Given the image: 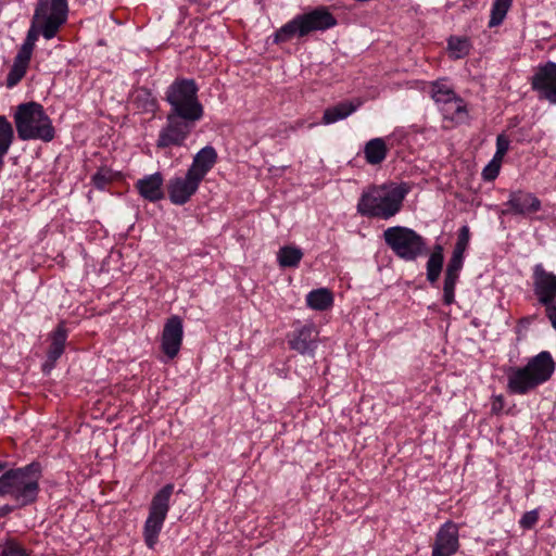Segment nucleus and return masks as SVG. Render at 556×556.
Instances as JSON below:
<instances>
[{"label": "nucleus", "mask_w": 556, "mask_h": 556, "mask_svg": "<svg viewBox=\"0 0 556 556\" xmlns=\"http://www.w3.org/2000/svg\"><path fill=\"white\" fill-rule=\"evenodd\" d=\"M444 262L443 248L438 244L434 247L427 262V279L430 283L438 281Z\"/></svg>", "instance_id": "nucleus-27"}, {"label": "nucleus", "mask_w": 556, "mask_h": 556, "mask_svg": "<svg viewBox=\"0 0 556 556\" xmlns=\"http://www.w3.org/2000/svg\"><path fill=\"white\" fill-rule=\"evenodd\" d=\"M184 325L182 319L178 315H173L166 319L162 336L161 350L167 358H175L182 345Z\"/></svg>", "instance_id": "nucleus-14"}, {"label": "nucleus", "mask_w": 556, "mask_h": 556, "mask_svg": "<svg viewBox=\"0 0 556 556\" xmlns=\"http://www.w3.org/2000/svg\"><path fill=\"white\" fill-rule=\"evenodd\" d=\"M555 362L549 352L543 351L531 357L522 367H509L506 370L507 391L510 394L525 395L551 379Z\"/></svg>", "instance_id": "nucleus-5"}, {"label": "nucleus", "mask_w": 556, "mask_h": 556, "mask_svg": "<svg viewBox=\"0 0 556 556\" xmlns=\"http://www.w3.org/2000/svg\"><path fill=\"white\" fill-rule=\"evenodd\" d=\"M201 182L189 170L185 176H175L166 186L168 199L175 205H184L197 193Z\"/></svg>", "instance_id": "nucleus-13"}, {"label": "nucleus", "mask_w": 556, "mask_h": 556, "mask_svg": "<svg viewBox=\"0 0 556 556\" xmlns=\"http://www.w3.org/2000/svg\"><path fill=\"white\" fill-rule=\"evenodd\" d=\"M545 315L551 321L553 328L556 330V302L544 306Z\"/></svg>", "instance_id": "nucleus-40"}, {"label": "nucleus", "mask_w": 556, "mask_h": 556, "mask_svg": "<svg viewBox=\"0 0 556 556\" xmlns=\"http://www.w3.org/2000/svg\"><path fill=\"white\" fill-rule=\"evenodd\" d=\"M67 0H38L23 45L35 49L40 35L45 39L54 38L67 21Z\"/></svg>", "instance_id": "nucleus-6"}, {"label": "nucleus", "mask_w": 556, "mask_h": 556, "mask_svg": "<svg viewBox=\"0 0 556 556\" xmlns=\"http://www.w3.org/2000/svg\"><path fill=\"white\" fill-rule=\"evenodd\" d=\"M446 50L450 59L459 60L468 56L472 49V42L468 36L452 35L446 39Z\"/></svg>", "instance_id": "nucleus-24"}, {"label": "nucleus", "mask_w": 556, "mask_h": 556, "mask_svg": "<svg viewBox=\"0 0 556 556\" xmlns=\"http://www.w3.org/2000/svg\"><path fill=\"white\" fill-rule=\"evenodd\" d=\"M281 126L283 127V131L285 132H288L289 130L295 131V129H296V127H294L292 125H289L287 123H282Z\"/></svg>", "instance_id": "nucleus-43"}, {"label": "nucleus", "mask_w": 556, "mask_h": 556, "mask_svg": "<svg viewBox=\"0 0 556 556\" xmlns=\"http://www.w3.org/2000/svg\"><path fill=\"white\" fill-rule=\"evenodd\" d=\"M359 104V102L355 104L352 101H343L333 106L327 108L324 111L321 123L325 125H330L338 121L344 119L353 114Z\"/></svg>", "instance_id": "nucleus-23"}, {"label": "nucleus", "mask_w": 556, "mask_h": 556, "mask_svg": "<svg viewBox=\"0 0 556 556\" xmlns=\"http://www.w3.org/2000/svg\"><path fill=\"white\" fill-rule=\"evenodd\" d=\"M15 506L5 504L0 506V518L7 517L14 510Z\"/></svg>", "instance_id": "nucleus-42"}, {"label": "nucleus", "mask_w": 556, "mask_h": 556, "mask_svg": "<svg viewBox=\"0 0 556 556\" xmlns=\"http://www.w3.org/2000/svg\"><path fill=\"white\" fill-rule=\"evenodd\" d=\"M303 258V252L300 248L285 245L280 248L277 254V261L280 267H298Z\"/></svg>", "instance_id": "nucleus-29"}, {"label": "nucleus", "mask_w": 556, "mask_h": 556, "mask_svg": "<svg viewBox=\"0 0 556 556\" xmlns=\"http://www.w3.org/2000/svg\"><path fill=\"white\" fill-rule=\"evenodd\" d=\"M27 68L28 67L13 62V65L7 76V86L14 87L15 85H17L25 76Z\"/></svg>", "instance_id": "nucleus-35"}, {"label": "nucleus", "mask_w": 556, "mask_h": 556, "mask_svg": "<svg viewBox=\"0 0 556 556\" xmlns=\"http://www.w3.org/2000/svg\"><path fill=\"white\" fill-rule=\"evenodd\" d=\"M383 240L397 257L407 262L417 260L426 249L425 239L414 229L404 226L387 228Z\"/></svg>", "instance_id": "nucleus-9"}, {"label": "nucleus", "mask_w": 556, "mask_h": 556, "mask_svg": "<svg viewBox=\"0 0 556 556\" xmlns=\"http://www.w3.org/2000/svg\"><path fill=\"white\" fill-rule=\"evenodd\" d=\"M174 493V484H165L152 497L149 514L143 525V540L146 545L153 549L159 542V535L169 511L170 497Z\"/></svg>", "instance_id": "nucleus-8"}, {"label": "nucleus", "mask_w": 556, "mask_h": 556, "mask_svg": "<svg viewBox=\"0 0 556 556\" xmlns=\"http://www.w3.org/2000/svg\"><path fill=\"white\" fill-rule=\"evenodd\" d=\"M463 257L451 256L448 260L445 274H444V283H443V303L445 305H451L455 301V288L459 279L460 270L464 266Z\"/></svg>", "instance_id": "nucleus-17"}, {"label": "nucleus", "mask_w": 556, "mask_h": 556, "mask_svg": "<svg viewBox=\"0 0 556 556\" xmlns=\"http://www.w3.org/2000/svg\"><path fill=\"white\" fill-rule=\"evenodd\" d=\"M536 319V315H529V316H525V317H521L518 321H517V326L519 328H528L534 320Z\"/></svg>", "instance_id": "nucleus-41"}, {"label": "nucleus", "mask_w": 556, "mask_h": 556, "mask_svg": "<svg viewBox=\"0 0 556 556\" xmlns=\"http://www.w3.org/2000/svg\"><path fill=\"white\" fill-rule=\"evenodd\" d=\"M410 191L407 182L386 181L369 185L358 199L356 211L361 216L389 220L403 208L406 195Z\"/></svg>", "instance_id": "nucleus-2"}, {"label": "nucleus", "mask_w": 556, "mask_h": 556, "mask_svg": "<svg viewBox=\"0 0 556 556\" xmlns=\"http://www.w3.org/2000/svg\"><path fill=\"white\" fill-rule=\"evenodd\" d=\"M502 215L521 216L529 220H542L538 214L542 211V201L533 193L523 189L513 190L504 203Z\"/></svg>", "instance_id": "nucleus-10"}, {"label": "nucleus", "mask_w": 556, "mask_h": 556, "mask_svg": "<svg viewBox=\"0 0 556 556\" xmlns=\"http://www.w3.org/2000/svg\"><path fill=\"white\" fill-rule=\"evenodd\" d=\"M502 162V160L493 156L490 163L482 170L481 176L484 181H493L497 178L501 170Z\"/></svg>", "instance_id": "nucleus-34"}, {"label": "nucleus", "mask_w": 556, "mask_h": 556, "mask_svg": "<svg viewBox=\"0 0 556 556\" xmlns=\"http://www.w3.org/2000/svg\"><path fill=\"white\" fill-rule=\"evenodd\" d=\"M7 466H8V464L5 462H0V472L7 471L5 470Z\"/></svg>", "instance_id": "nucleus-44"}, {"label": "nucleus", "mask_w": 556, "mask_h": 556, "mask_svg": "<svg viewBox=\"0 0 556 556\" xmlns=\"http://www.w3.org/2000/svg\"><path fill=\"white\" fill-rule=\"evenodd\" d=\"M470 241V230L468 226H463L459 228L457 233V240L453 249V256H458L465 258V252L469 247Z\"/></svg>", "instance_id": "nucleus-33"}, {"label": "nucleus", "mask_w": 556, "mask_h": 556, "mask_svg": "<svg viewBox=\"0 0 556 556\" xmlns=\"http://www.w3.org/2000/svg\"><path fill=\"white\" fill-rule=\"evenodd\" d=\"M533 293L538 302L549 305L556 302V275L547 271L542 264H536L532 269Z\"/></svg>", "instance_id": "nucleus-12"}, {"label": "nucleus", "mask_w": 556, "mask_h": 556, "mask_svg": "<svg viewBox=\"0 0 556 556\" xmlns=\"http://www.w3.org/2000/svg\"><path fill=\"white\" fill-rule=\"evenodd\" d=\"M33 51L34 48L22 45L20 50L17 51V54L14 58V63L28 67L33 55Z\"/></svg>", "instance_id": "nucleus-36"}, {"label": "nucleus", "mask_w": 556, "mask_h": 556, "mask_svg": "<svg viewBox=\"0 0 556 556\" xmlns=\"http://www.w3.org/2000/svg\"><path fill=\"white\" fill-rule=\"evenodd\" d=\"M513 5V0H493L490 10L489 28L502 25Z\"/></svg>", "instance_id": "nucleus-28"}, {"label": "nucleus", "mask_w": 556, "mask_h": 556, "mask_svg": "<svg viewBox=\"0 0 556 556\" xmlns=\"http://www.w3.org/2000/svg\"><path fill=\"white\" fill-rule=\"evenodd\" d=\"M199 86L192 78L178 77L165 91L169 105L166 124L161 128L155 147L160 150L184 147L197 123L204 117Z\"/></svg>", "instance_id": "nucleus-1"}, {"label": "nucleus", "mask_w": 556, "mask_h": 556, "mask_svg": "<svg viewBox=\"0 0 556 556\" xmlns=\"http://www.w3.org/2000/svg\"><path fill=\"white\" fill-rule=\"evenodd\" d=\"M306 304L312 309L326 311L333 304L332 292L326 288L313 290L306 295Z\"/></svg>", "instance_id": "nucleus-26"}, {"label": "nucleus", "mask_w": 556, "mask_h": 556, "mask_svg": "<svg viewBox=\"0 0 556 556\" xmlns=\"http://www.w3.org/2000/svg\"><path fill=\"white\" fill-rule=\"evenodd\" d=\"M440 111L444 119L451 121L456 125L464 124L469 118L467 103L459 96L448 101L445 105L440 106Z\"/></svg>", "instance_id": "nucleus-22"}, {"label": "nucleus", "mask_w": 556, "mask_h": 556, "mask_svg": "<svg viewBox=\"0 0 556 556\" xmlns=\"http://www.w3.org/2000/svg\"><path fill=\"white\" fill-rule=\"evenodd\" d=\"M458 527L453 521L443 523L434 538L431 556H453L459 549Z\"/></svg>", "instance_id": "nucleus-15"}, {"label": "nucleus", "mask_w": 556, "mask_h": 556, "mask_svg": "<svg viewBox=\"0 0 556 556\" xmlns=\"http://www.w3.org/2000/svg\"><path fill=\"white\" fill-rule=\"evenodd\" d=\"M470 241V230L468 226H463L459 228L457 233V240L453 249V256H458L465 258V252L469 247Z\"/></svg>", "instance_id": "nucleus-32"}, {"label": "nucleus", "mask_w": 556, "mask_h": 556, "mask_svg": "<svg viewBox=\"0 0 556 556\" xmlns=\"http://www.w3.org/2000/svg\"><path fill=\"white\" fill-rule=\"evenodd\" d=\"M508 149H509L508 137L504 134L498 135L496 138V152H495L494 156L503 161Z\"/></svg>", "instance_id": "nucleus-38"}, {"label": "nucleus", "mask_w": 556, "mask_h": 556, "mask_svg": "<svg viewBox=\"0 0 556 556\" xmlns=\"http://www.w3.org/2000/svg\"><path fill=\"white\" fill-rule=\"evenodd\" d=\"M431 98L439 106L445 105L448 101L456 99L458 96L445 79L432 81L430 84Z\"/></svg>", "instance_id": "nucleus-25"}, {"label": "nucleus", "mask_w": 556, "mask_h": 556, "mask_svg": "<svg viewBox=\"0 0 556 556\" xmlns=\"http://www.w3.org/2000/svg\"><path fill=\"white\" fill-rule=\"evenodd\" d=\"M163 185V175L160 172H156L138 179L135 184V188L144 200L157 202L164 198Z\"/></svg>", "instance_id": "nucleus-18"}, {"label": "nucleus", "mask_w": 556, "mask_h": 556, "mask_svg": "<svg viewBox=\"0 0 556 556\" xmlns=\"http://www.w3.org/2000/svg\"><path fill=\"white\" fill-rule=\"evenodd\" d=\"M13 118L21 140L50 142L55 137L52 121L40 103L34 101L21 103L17 105Z\"/></svg>", "instance_id": "nucleus-7"}, {"label": "nucleus", "mask_w": 556, "mask_h": 556, "mask_svg": "<svg viewBox=\"0 0 556 556\" xmlns=\"http://www.w3.org/2000/svg\"><path fill=\"white\" fill-rule=\"evenodd\" d=\"M216 162V150L212 146H206L194 155L192 163L187 170H189L198 179L203 181L205 176L214 167Z\"/></svg>", "instance_id": "nucleus-20"}, {"label": "nucleus", "mask_w": 556, "mask_h": 556, "mask_svg": "<svg viewBox=\"0 0 556 556\" xmlns=\"http://www.w3.org/2000/svg\"><path fill=\"white\" fill-rule=\"evenodd\" d=\"M338 24L329 8L319 5L296 14L271 36L273 43L283 46L293 39L302 40L315 33H325Z\"/></svg>", "instance_id": "nucleus-4"}, {"label": "nucleus", "mask_w": 556, "mask_h": 556, "mask_svg": "<svg viewBox=\"0 0 556 556\" xmlns=\"http://www.w3.org/2000/svg\"><path fill=\"white\" fill-rule=\"evenodd\" d=\"M122 179V174L119 172H115L108 166H101L91 177L92 185L99 189L103 190L109 185L114 181H118Z\"/></svg>", "instance_id": "nucleus-30"}, {"label": "nucleus", "mask_w": 556, "mask_h": 556, "mask_svg": "<svg viewBox=\"0 0 556 556\" xmlns=\"http://www.w3.org/2000/svg\"><path fill=\"white\" fill-rule=\"evenodd\" d=\"M530 85L540 100L556 105V63L547 61L539 64L530 78Z\"/></svg>", "instance_id": "nucleus-11"}, {"label": "nucleus", "mask_w": 556, "mask_h": 556, "mask_svg": "<svg viewBox=\"0 0 556 556\" xmlns=\"http://www.w3.org/2000/svg\"><path fill=\"white\" fill-rule=\"evenodd\" d=\"M68 337V331L65 321L62 320L58 324L54 330L49 334L50 345L47 351V363L45 365L52 368L56 361L62 356L65 351V345Z\"/></svg>", "instance_id": "nucleus-19"}, {"label": "nucleus", "mask_w": 556, "mask_h": 556, "mask_svg": "<svg viewBox=\"0 0 556 556\" xmlns=\"http://www.w3.org/2000/svg\"><path fill=\"white\" fill-rule=\"evenodd\" d=\"M317 341L318 331L313 324L304 325L288 334L289 348L302 355H314Z\"/></svg>", "instance_id": "nucleus-16"}, {"label": "nucleus", "mask_w": 556, "mask_h": 556, "mask_svg": "<svg viewBox=\"0 0 556 556\" xmlns=\"http://www.w3.org/2000/svg\"><path fill=\"white\" fill-rule=\"evenodd\" d=\"M504 397L503 395H496L493 397L492 405H491V412L494 415H498L503 408H504Z\"/></svg>", "instance_id": "nucleus-39"}, {"label": "nucleus", "mask_w": 556, "mask_h": 556, "mask_svg": "<svg viewBox=\"0 0 556 556\" xmlns=\"http://www.w3.org/2000/svg\"><path fill=\"white\" fill-rule=\"evenodd\" d=\"M0 556H34V554L16 539H7L1 546Z\"/></svg>", "instance_id": "nucleus-31"}, {"label": "nucleus", "mask_w": 556, "mask_h": 556, "mask_svg": "<svg viewBox=\"0 0 556 556\" xmlns=\"http://www.w3.org/2000/svg\"><path fill=\"white\" fill-rule=\"evenodd\" d=\"M363 153L367 164L377 166L386 161L389 153V148L383 138L377 137L368 140L365 143Z\"/></svg>", "instance_id": "nucleus-21"}, {"label": "nucleus", "mask_w": 556, "mask_h": 556, "mask_svg": "<svg viewBox=\"0 0 556 556\" xmlns=\"http://www.w3.org/2000/svg\"><path fill=\"white\" fill-rule=\"evenodd\" d=\"M41 477L42 466L39 462L8 469L0 476V497L9 496L16 508L30 506L38 500Z\"/></svg>", "instance_id": "nucleus-3"}, {"label": "nucleus", "mask_w": 556, "mask_h": 556, "mask_svg": "<svg viewBox=\"0 0 556 556\" xmlns=\"http://www.w3.org/2000/svg\"><path fill=\"white\" fill-rule=\"evenodd\" d=\"M539 521V510L533 509L527 511L522 515L519 520V525L522 529L530 530L532 529Z\"/></svg>", "instance_id": "nucleus-37"}]
</instances>
